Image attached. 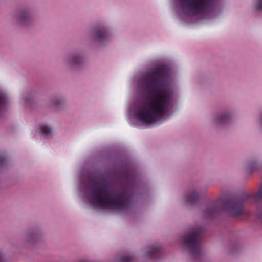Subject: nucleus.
<instances>
[{
  "label": "nucleus",
  "instance_id": "412c9836",
  "mask_svg": "<svg viewBox=\"0 0 262 262\" xmlns=\"http://www.w3.org/2000/svg\"><path fill=\"white\" fill-rule=\"evenodd\" d=\"M5 160V158L3 156H0V163H2L3 161Z\"/></svg>",
  "mask_w": 262,
  "mask_h": 262
},
{
  "label": "nucleus",
  "instance_id": "dca6fc26",
  "mask_svg": "<svg viewBox=\"0 0 262 262\" xmlns=\"http://www.w3.org/2000/svg\"><path fill=\"white\" fill-rule=\"evenodd\" d=\"M0 262H6L5 254L1 250H0Z\"/></svg>",
  "mask_w": 262,
  "mask_h": 262
},
{
  "label": "nucleus",
  "instance_id": "0eeeda50",
  "mask_svg": "<svg viewBox=\"0 0 262 262\" xmlns=\"http://www.w3.org/2000/svg\"><path fill=\"white\" fill-rule=\"evenodd\" d=\"M84 62L83 56L77 52L68 53L63 57L62 60L64 66L71 70L81 67Z\"/></svg>",
  "mask_w": 262,
  "mask_h": 262
},
{
  "label": "nucleus",
  "instance_id": "9d476101",
  "mask_svg": "<svg viewBox=\"0 0 262 262\" xmlns=\"http://www.w3.org/2000/svg\"><path fill=\"white\" fill-rule=\"evenodd\" d=\"M109 36V32L106 27H96L92 31L90 38L92 41L101 43L107 40Z\"/></svg>",
  "mask_w": 262,
  "mask_h": 262
},
{
  "label": "nucleus",
  "instance_id": "4be33fe9",
  "mask_svg": "<svg viewBox=\"0 0 262 262\" xmlns=\"http://www.w3.org/2000/svg\"><path fill=\"white\" fill-rule=\"evenodd\" d=\"M130 119H132V121L133 122H134V121H135V120H134V119H133V118H131Z\"/></svg>",
  "mask_w": 262,
  "mask_h": 262
},
{
  "label": "nucleus",
  "instance_id": "20e7f679",
  "mask_svg": "<svg viewBox=\"0 0 262 262\" xmlns=\"http://www.w3.org/2000/svg\"><path fill=\"white\" fill-rule=\"evenodd\" d=\"M177 1L181 11V14H179L178 16L181 18V15L193 17L210 11L215 0H177Z\"/></svg>",
  "mask_w": 262,
  "mask_h": 262
},
{
  "label": "nucleus",
  "instance_id": "aec40b11",
  "mask_svg": "<svg viewBox=\"0 0 262 262\" xmlns=\"http://www.w3.org/2000/svg\"><path fill=\"white\" fill-rule=\"evenodd\" d=\"M258 122L260 125L262 126V115L260 116L259 119H258Z\"/></svg>",
  "mask_w": 262,
  "mask_h": 262
},
{
  "label": "nucleus",
  "instance_id": "2eb2a0df",
  "mask_svg": "<svg viewBox=\"0 0 262 262\" xmlns=\"http://www.w3.org/2000/svg\"><path fill=\"white\" fill-rule=\"evenodd\" d=\"M7 101L6 95L3 92L0 91V107Z\"/></svg>",
  "mask_w": 262,
  "mask_h": 262
},
{
  "label": "nucleus",
  "instance_id": "1a4fd4ad",
  "mask_svg": "<svg viewBox=\"0 0 262 262\" xmlns=\"http://www.w3.org/2000/svg\"><path fill=\"white\" fill-rule=\"evenodd\" d=\"M232 118V113L230 111L216 112L211 115L209 119L210 124L215 126L225 125L229 123Z\"/></svg>",
  "mask_w": 262,
  "mask_h": 262
},
{
  "label": "nucleus",
  "instance_id": "6ab92c4d",
  "mask_svg": "<svg viewBox=\"0 0 262 262\" xmlns=\"http://www.w3.org/2000/svg\"><path fill=\"white\" fill-rule=\"evenodd\" d=\"M258 212H259V217L262 221V208H259L258 209Z\"/></svg>",
  "mask_w": 262,
  "mask_h": 262
},
{
  "label": "nucleus",
  "instance_id": "9b49d317",
  "mask_svg": "<svg viewBox=\"0 0 262 262\" xmlns=\"http://www.w3.org/2000/svg\"><path fill=\"white\" fill-rule=\"evenodd\" d=\"M199 195L198 190L196 188L190 189L185 196V201L186 203L190 205L195 204L198 201Z\"/></svg>",
  "mask_w": 262,
  "mask_h": 262
},
{
  "label": "nucleus",
  "instance_id": "f8f14e48",
  "mask_svg": "<svg viewBox=\"0 0 262 262\" xmlns=\"http://www.w3.org/2000/svg\"><path fill=\"white\" fill-rule=\"evenodd\" d=\"M53 103L57 111L64 110L67 108V104L64 98H56L54 100Z\"/></svg>",
  "mask_w": 262,
  "mask_h": 262
},
{
  "label": "nucleus",
  "instance_id": "423d86ee",
  "mask_svg": "<svg viewBox=\"0 0 262 262\" xmlns=\"http://www.w3.org/2000/svg\"><path fill=\"white\" fill-rule=\"evenodd\" d=\"M32 8L25 7L18 9L14 12L13 18L19 26L23 28H28L33 26L35 18L32 14Z\"/></svg>",
  "mask_w": 262,
  "mask_h": 262
},
{
  "label": "nucleus",
  "instance_id": "4468645a",
  "mask_svg": "<svg viewBox=\"0 0 262 262\" xmlns=\"http://www.w3.org/2000/svg\"><path fill=\"white\" fill-rule=\"evenodd\" d=\"M160 250V247L158 245L152 246L148 248L146 251V256L150 258H155L158 254Z\"/></svg>",
  "mask_w": 262,
  "mask_h": 262
},
{
  "label": "nucleus",
  "instance_id": "5701e85b",
  "mask_svg": "<svg viewBox=\"0 0 262 262\" xmlns=\"http://www.w3.org/2000/svg\"><path fill=\"white\" fill-rule=\"evenodd\" d=\"M81 181H82V184H84V183H83V179H82V180H81Z\"/></svg>",
  "mask_w": 262,
  "mask_h": 262
},
{
  "label": "nucleus",
  "instance_id": "39448f33",
  "mask_svg": "<svg viewBox=\"0 0 262 262\" xmlns=\"http://www.w3.org/2000/svg\"><path fill=\"white\" fill-rule=\"evenodd\" d=\"M203 229L199 226L192 227L183 238L184 245L190 251L194 258L200 257L202 254L199 244L198 236Z\"/></svg>",
  "mask_w": 262,
  "mask_h": 262
},
{
  "label": "nucleus",
  "instance_id": "f03ea898",
  "mask_svg": "<svg viewBox=\"0 0 262 262\" xmlns=\"http://www.w3.org/2000/svg\"><path fill=\"white\" fill-rule=\"evenodd\" d=\"M86 181L84 196L94 208L124 210L129 206L125 191L116 192L106 181H101L91 175L84 178Z\"/></svg>",
  "mask_w": 262,
  "mask_h": 262
},
{
  "label": "nucleus",
  "instance_id": "f257e3e1",
  "mask_svg": "<svg viewBox=\"0 0 262 262\" xmlns=\"http://www.w3.org/2000/svg\"><path fill=\"white\" fill-rule=\"evenodd\" d=\"M169 75L168 67L161 66L148 72L138 81L137 91L143 92L144 96L130 108V117L151 124L172 107L174 91L169 83Z\"/></svg>",
  "mask_w": 262,
  "mask_h": 262
},
{
  "label": "nucleus",
  "instance_id": "7ed1b4c3",
  "mask_svg": "<svg viewBox=\"0 0 262 262\" xmlns=\"http://www.w3.org/2000/svg\"><path fill=\"white\" fill-rule=\"evenodd\" d=\"M250 197L257 200L262 198V186L256 195H246L242 198L231 196H221L214 203L207 206L203 212L204 217L212 219L221 210H225L231 216L241 214L243 210L244 201Z\"/></svg>",
  "mask_w": 262,
  "mask_h": 262
},
{
  "label": "nucleus",
  "instance_id": "a211bd4d",
  "mask_svg": "<svg viewBox=\"0 0 262 262\" xmlns=\"http://www.w3.org/2000/svg\"><path fill=\"white\" fill-rule=\"evenodd\" d=\"M131 259V257L129 256H124L123 258L119 262H127Z\"/></svg>",
  "mask_w": 262,
  "mask_h": 262
},
{
  "label": "nucleus",
  "instance_id": "ddd939ff",
  "mask_svg": "<svg viewBox=\"0 0 262 262\" xmlns=\"http://www.w3.org/2000/svg\"><path fill=\"white\" fill-rule=\"evenodd\" d=\"M39 133L40 135L45 137H48L52 134V127L46 124H41L38 128Z\"/></svg>",
  "mask_w": 262,
  "mask_h": 262
},
{
  "label": "nucleus",
  "instance_id": "6e6552de",
  "mask_svg": "<svg viewBox=\"0 0 262 262\" xmlns=\"http://www.w3.org/2000/svg\"><path fill=\"white\" fill-rule=\"evenodd\" d=\"M42 237V232L37 229H32L23 233L19 237L20 243L24 246H29L37 243Z\"/></svg>",
  "mask_w": 262,
  "mask_h": 262
},
{
  "label": "nucleus",
  "instance_id": "f3484780",
  "mask_svg": "<svg viewBox=\"0 0 262 262\" xmlns=\"http://www.w3.org/2000/svg\"><path fill=\"white\" fill-rule=\"evenodd\" d=\"M256 8L258 10H262V0H257Z\"/></svg>",
  "mask_w": 262,
  "mask_h": 262
}]
</instances>
